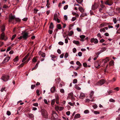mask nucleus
I'll return each instance as SVG.
<instances>
[{"label":"nucleus","instance_id":"30","mask_svg":"<svg viewBox=\"0 0 120 120\" xmlns=\"http://www.w3.org/2000/svg\"><path fill=\"white\" fill-rule=\"evenodd\" d=\"M68 104L71 106H74V105L75 104V103L74 102L73 103L71 102H69L68 103Z\"/></svg>","mask_w":120,"mask_h":120},{"label":"nucleus","instance_id":"53","mask_svg":"<svg viewBox=\"0 0 120 120\" xmlns=\"http://www.w3.org/2000/svg\"><path fill=\"white\" fill-rule=\"evenodd\" d=\"M78 55L79 56H82V53L81 52H79L78 54Z\"/></svg>","mask_w":120,"mask_h":120},{"label":"nucleus","instance_id":"7","mask_svg":"<svg viewBox=\"0 0 120 120\" xmlns=\"http://www.w3.org/2000/svg\"><path fill=\"white\" fill-rule=\"evenodd\" d=\"M98 7V5L96 3H94V4L92 5L91 9L93 10H94L97 9Z\"/></svg>","mask_w":120,"mask_h":120},{"label":"nucleus","instance_id":"58","mask_svg":"<svg viewBox=\"0 0 120 120\" xmlns=\"http://www.w3.org/2000/svg\"><path fill=\"white\" fill-rule=\"evenodd\" d=\"M98 42V41L97 39H95V40L94 41V43L95 44H97Z\"/></svg>","mask_w":120,"mask_h":120},{"label":"nucleus","instance_id":"18","mask_svg":"<svg viewBox=\"0 0 120 120\" xmlns=\"http://www.w3.org/2000/svg\"><path fill=\"white\" fill-rule=\"evenodd\" d=\"M73 97V93H71L69 94L68 98L70 99Z\"/></svg>","mask_w":120,"mask_h":120},{"label":"nucleus","instance_id":"52","mask_svg":"<svg viewBox=\"0 0 120 120\" xmlns=\"http://www.w3.org/2000/svg\"><path fill=\"white\" fill-rule=\"evenodd\" d=\"M35 86V85H32L31 86V88L32 89H33L34 87Z\"/></svg>","mask_w":120,"mask_h":120},{"label":"nucleus","instance_id":"31","mask_svg":"<svg viewBox=\"0 0 120 120\" xmlns=\"http://www.w3.org/2000/svg\"><path fill=\"white\" fill-rule=\"evenodd\" d=\"M73 31H70L68 33V35L70 36H71L72 35L73 33Z\"/></svg>","mask_w":120,"mask_h":120},{"label":"nucleus","instance_id":"5","mask_svg":"<svg viewBox=\"0 0 120 120\" xmlns=\"http://www.w3.org/2000/svg\"><path fill=\"white\" fill-rule=\"evenodd\" d=\"M105 4L106 5L111 6L113 4V2L112 0H106Z\"/></svg>","mask_w":120,"mask_h":120},{"label":"nucleus","instance_id":"59","mask_svg":"<svg viewBox=\"0 0 120 120\" xmlns=\"http://www.w3.org/2000/svg\"><path fill=\"white\" fill-rule=\"evenodd\" d=\"M83 65L84 67H87V64L86 63H83Z\"/></svg>","mask_w":120,"mask_h":120},{"label":"nucleus","instance_id":"1","mask_svg":"<svg viewBox=\"0 0 120 120\" xmlns=\"http://www.w3.org/2000/svg\"><path fill=\"white\" fill-rule=\"evenodd\" d=\"M15 17L13 16L12 14H10L9 16V22H12L13 24H15L16 22H15Z\"/></svg>","mask_w":120,"mask_h":120},{"label":"nucleus","instance_id":"60","mask_svg":"<svg viewBox=\"0 0 120 120\" xmlns=\"http://www.w3.org/2000/svg\"><path fill=\"white\" fill-rule=\"evenodd\" d=\"M108 94L110 95V94L113 92V91L112 90H110L108 91Z\"/></svg>","mask_w":120,"mask_h":120},{"label":"nucleus","instance_id":"57","mask_svg":"<svg viewBox=\"0 0 120 120\" xmlns=\"http://www.w3.org/2000/svg\"><path fill=\"white\" fill-rule=\"evenodd\" d=\"M95 40V39L94 38H91L90 40V41L91 42H94V41Z\"/></svg>","mask_w":120,"mask_h":120},{"label":"nucleus","instance_id":"10","mask_svg":"<svg viewBox=\"0 0 120 120\" xmlns=\"http://www.w3.org/2000/svg\"><path fill=\"white\" fill-rule=\"evenodd\" d=\"M5 34L4 32H3L1 34V37H0V38L2 40H4L5 41L7 39V38H6V39H5Z\"/></svg>","mask_w":120,"mask_h":120},{"label":"nucleus","instance_id":"3","mask_svg":"<svg viewBox=\"0 0 120 120\" xmlns=\"http://www.w3.org/2000/svg\"><path fill=\"white\" fill-rule=\"evenodd\" d=\"M41 114L45 118H48L47 113L46 111L44 109H41Z\"/></svg>","mask_w":120,"mask_h":120},{"label":"nucleus","instance_id":"55","mask_svg":"<svg viewBox=\"0 0 120 120\" xmlns=\"http://www.w3.org/2000/svg\"><path fill=\"white\" fill-rule=\"evenodd\" d=\"M68 7V5H65L64 8V10H66Z\"/></svg>","mask_w":120,"mask_h":120},{"label":"nucleus","instance_id":"17","mask_svg":"<svg viewBox=\"0 0 120 120\" xmlns=\"http://www.w3.org/2000/svg\"><path fill=\"white\" fill-rule=\"evenodd\" d=\"M87 15V14L86 13H82L80 16V17H83Z\"/></svg>","mask_w":120,"mask_h":120},{"label":"nucleus","instance_id":"42","mask_svg":"<svg viewBox=\"0 0 120 120\" xmlns=\"http://www.w3.org/2000/svg\"><path fill=\"white\" fill-rule=\"evenodd\" d=\"M55 109L56 111H58L59 109V107L58 106H56L55 107Z\"/></svg>","mask_w":120,"mask_h":120},{"label":"nucleus","instance_id":"56","mask_svg":"<svg viewBox=\"0 0 120 120\" xmlns=\"http://www.w3.org/2000/svg\"><path fill=\"white\" fill-rule=\"evenodd\" d=\"M97 36L98 37L100 38H102L101 35L100 33H98L97 34Z\"/></svg>","mask_w":120,"mask_h":120},{"label":"nucleus","instance_id":"6","mask_svg":"<svg viewBox=\"0 0 120 120\" xmlns=\"http://www.w3.org/2000/svg\"><path fill=\"white\" fill-rule=\"evenodd\" d=\"M9 78V76L8 75H6L3 76L1 79L4 81L6 82L8 80Z\"/></svg>","mask_w":120,"mask_h":120},{"label":"nucleus","instance_id":"12","mask_svg":"<svg viewBox=\"0 0 120 120\" xmlns=\"http://www.w3.org/2000/svg\"><path fill=\"white\" fill-rule=\"evenodd\" d=\"M10 59V57L8 56L6 57L4 60L3 62V63L4 64L5 63V62H8Z\"/></svg>","mask_w":120,"mask_h":120},{"label":"nucleus","instance_id":"48","mask_svg":"<svg viewBox=\"0 0 120 120\" xmlns=\"http://www.w3.org/2000/svg\"><path fill=\"white\" fill-rule=\"evenodd\" d=\"M109 101L110 102H115V100H114L112 99V98L110 99L109 100Z\"/></svg>","mask_w":120,"mask_h":120},{"label":"nucleus","instance_id":"9","mask_svg":"<svg viewBox=\"0 0 120 120\" xmlns=\"http://www.w3.org/2000/svg\"><path fill=\"white\" fill-rule=\"evenodd\" d=\"M39 55L41 56L42 57L44 58L45 56V53L42 52L41 51H39L38 53Z\"/></svg>","mask_w":120,"mask_h":120},{"label":"nucleus","instance_id":"22","mask_svg":"<svg viewBox=\"0 0 120 120\" xmlns=\"http://www.w3.org/2000/svg\"><path fill=\"white\" fill-rule=\"evenodd\" d=\"M80 115L79 114H75L74 116V118H78L80 117Z\"/></svg>","mask_w":120,"mask_h":120},{"label":"nucleus","instance_id":"33","mask_svg":"<svg viewBox=\"0 0 120 120\" xmlns=\"http://www.w3.org/2000/svg\"><path fill=\"white\" fill-rule=\"evenodd\" d=\"M100 31L101 32H104L106 31L105 30V29L104 28L101 29L100 30Z\"/></svg>","mask_w":120,"mask_h":120},{"label":"nucleus","instance_id":"20","mask_svg":"<svg viewBox=\"0 0 120 120\" xmlns=\"http://www.w3.org/2000/svg\"><path fill=\"white\" fill-rule=\"evenodd\" d=\"M50 90L52 92H54L55 91V86L52 87L51 88Z\"/></svg>","mask_w":120,"mask_h":120},{"label":"nucleus","instance_id":"44","mask_svg":"<svg viewBox=\"0 0 120 120\" xmlns=\"http://www.w3.org/2000/svg\"><path fill=\"white\" fill-rule=\"evenodd\" d=\"M93 107L94 109H95L97 108L98 106L96 104H95L93 105Z\"/></svg>","mask_w":120,"mask_h":120},{"label":"nucleus","instance_id":"62","mask_svg":"<svg viewBox=\"0 0 120 120\" xmlns=\"http://www.w3.org/2000/svg\"><path fill=\"white\" fill-rule=\"evenodd\" d=\"M89 112V111L88 110H85L84 112L85 113H88Z\"/></svg>","mask_w":120,"mask_h":120},{"label":"nucleus","instance_id":"25","mask_svg":"<svg viewBox=\"0 0 120 120\" xmlns=\"http://www.w3.org/2000/svg\"><path fill=\"white\" fill-rule=\"evenodd\" d=\"M73 43L77 45H79V42L78 41H76L75 40H74L73 41Z\"/></svg>","mask_w":120,"mask_h":120},{"label":"nucleus","instance_id":"61","mask_svg":"<svg viewBox=\"0 0 120 120\" xmlns=\"http://www.w3.org/2000/svg\"><path fill=\"white\" fill-rule=\"evenodd\" d=\"M120 88L118 87H117L116 88H115L114 89V90H116L117 91H118L119 90Z\"/></svg>","mask_w":120,"mask_h":120},{"label":"nucleus","instance_id":"19","mask_svg":"<svg viewBox=\"0 0 120 120\" xmlns=\"http://www.w3.org/2000/svg\"><path fill=\"white\" fill-rule=\"evenodd\" d=\"M109 58L108 57H106L105 59L103 60L104 63H106L107 62H108L109 61Z\"/></svg>","mask_w":120,"mask_h":120},{"label":"nucleus","instance_id":"21","mask_svg":"<svg viewBox=\"0 0 120 120\" xmlns=\"http://www.w3.org/2000/svg\"><path fill=\"white\" fill-rule=\"evenodd\" d=\"M53 27L54 26L52 22H51L49 26V28L51 29H53Z\"/></svg>","mask_w":120,"mask_h":120},{"label":"nucleus","instance_id":"46","mask_svg":"<svg viewBox=\"0 0 120 120\" xmlns=\"http://www.w3.org/2000/svg\"><path fill=\"white\" fill-rule=\"evenodd\" d=\"M113 61H112L110 62L109 64L110 65H112L113 64Z\"/></svg>","mask_w":120,"mask_h":120},{"label":"nucleus","instance_id":"39","mask_svg":"<svg viewBox=\"0 0 120 120\" xmlns=\"http://www.w3.org/2000/svg\"><path fill=\"white\" fill-rule=\"evenodd\" d=\"M24 65V63H22L19 66V68H21Z\"/></svg>","mask_w":120,"mask_h":120},{"label":"nucleus","instance_id":"54","mask_svg":"<svg viewBox=\"0 0 120 120\" xmlns=\"http://www.w3.org/2000/svg\"><path fill=\"white\" fill-rule=\"evenodd\" d=\"M60 92L62 93H63L64 92V89H61L60 90Z\"/></svg>","mask_w":120,"mask_h":120},{"label":"nucleus","instance_id":"63","mask_svg":"<svg viewBox=\"0 0 120 120\" xmlns=\"http://www.w3.org/2000/svg\"><path fill=\"white\" fill-rule=\"evenodd\" d=\"M38 11V10L35 9H34V13L35 14H36L37 13V12Z\"/></svg>","mask_w":120,"mask_h":120},{"label":"nucleus","instance_id":"13","mask_svg":"<svg viewBox=\"0 0 120 120\" xmlns=\"http://www.w3.org/2000/svg\"><path fill=\"white\" fill-rule=\"evenodd\" d=\"M107 25V23L105 22L104 23H103L100 25V26L99 27V28H102L104 27L105 26H106Z\"/></svg>","mask_w":120,"mask_h":120},{"label":"nucleus","instance_id":"47","mask_svg":"<svg viewBox=\"0 0 120 120\" xmlns=\"http://www.w3.org/2000/svg\"><path fill=\"white\" fill-rule=\"evenodd\" d=\"M2 1L4 3H5L7 2L8 1V3L10 4L9 1H8V0H2Z\"/></svg>","mask_w":120,"mask_h":120},{"label":"nucleus","instance_id":"15","mask_svg":"<svg viewBox=\"0 0 120 120\" xmlns=\"http://www.w3.org/2000/svg\"><path fill=\"white\" fill-rule=\"evenodd\" d=\"M79 11L81 13H83L84 11V9L82 7H80L78 8Z\"/></svg>","mask_w":120,"mask_h":120},{"label":"nucleus","instance_id":"34","mask_svg":"<svg viewBox=\"0 0 120 120\" xmlns=\"http://www.w3.org/2000/svg\"><path fill=\"white\" fill-rule=\"evenodd\" d=\"M6 88L4 87V88H2L0 90V91L1 92H3L4 91H6L5 90Z\"/></svg>","mask_w":120,"mask_h":120},{"label":"nucleus","instance_id":"49","mask_svg":"<svg viewBox=\"0 0 120 120\" xmlns=\"http://www.w3.org/2000/svg\"><path fill=\"white\" fill-rule=\"evenodd\" d=\"M57 17L56 15H54L53 20L56 21V18Z\"/></svg>","mask_w":120,"mask_h":120},{"label":"nucleus","instance_id":"2","mask_svg":"<svg viewBox=\"0 0 120 120\" xmlns=\"http://www.w3.org/2000/svg\"><path fill=\"white\" fill-rule=\"evenodd\" d=\"M58 117V116L56 112L54 111H52V116L51 117V119L52 120H54L57 119Z\"/></svg>","mask_w":120,"mask_h":120},{"label":"nucleus","instance_id":"28","mask_svg":"<svg viewBox=\"0 0 120 120\" xmlns=\"http://www.w3.org/2000/svg\"><path fill=\"white\" fill-rule=\"evenodd\" d=\"M21 21V20L19 18H17L15 17V21L16 22H20Z\"/></svg>","mask_w":120,"mask_h":120},{"label":"nucleus","instance_id":"8","mask_svg":"<svg viewBox=\"0 0 120 120\" xmlns=\"http://www.w3.org/2000/svg\"><path fill=\"white\" fill-rule=\"evenodd\" d=\"M28 33L27 32H24L23 33L22 36L24 39L26 40L28 37Z\"/></svg>","mask_w":120,"mask_h":120},{"label":"nucleus","instance_id":"64","mask_svg":"<svg viewBox=\"0 0 120 120\" xmlns=\"http://www.w3.org/2000/svg\"><path fill=\"white\" fill-rule=\"evenodd\" d=\"M77 30L79 32H81V29L79 27L77 28Z\"/></svg>","mask_w":120,"mask_h":120},{"label":"nucleus","instance_id":"36","mask_svg":"<svg viewBox=\"0 0 120 120\" xmlns=\"http://www.w3.org/2000/svg\"><path fill=\"white\" fill-rule=\"evenodd\" d=\"M5 30V27L3 25L1 27V30L2 32L4 31Z\"/></svg>","mask_w":120,"mask_h":120},{"label":"nucleus","instance_id":"16","mask_svg":"<svg viewBox=\"0 0 120 120\" xmlns=\"http://www.w3.org/2000/svg\"><path fill=\"white\" fill-rule=\"evenodd\" d=\"M85 97V94H84L83 93H81L80 96L79 97V98L80 99H82Z\"/></svg>","mask_w":120,"mask_h":120},{"label":"nucleus","instance_id":"26","mask_svg":"<svg viewBox=\"0 0 120 120\" xmlns=\"http://www.w3.org/2000/svg\"><path fill=\"white\" fill-rule=\"evenodd\" d=\"M57 28L59 29H62L61 26L60 24H58L57 25Z\"/></svg>","mask_w":120,"mask_h":120},{"label":"nucleus","instance_id":"23","mask_svg":"<svg viewBox=\"0 0 120 120\" xmlns=\"http://www.w3.org/2000/svg\"><path fill=\"white\" fill-rule=\"evenodd\" d=\"M28 115L30 118H32L34 117V116L33 114L32 113H28Z\"/></svg>","mask_w":120,"mask_h":120},{"label":"nucleus","instance_id":"24","mask_svg":"<svg viewBox=\"0 0 120 120\" xmlns=\"http://www.w3.org/2000/svg\"><path fill=\"white\" fill-rule=\"evenodd\" d=\"M94 93V92L93 91H91V92L90 94V98H91L92 97Z\"/></svg>","mask_w":120,"mask_h":120},{"label":"nucleus","instance_id":"37","mask_svg":"<svg viewBox=\"0 0 120 120\" xmlns=\"http://www.w3.org/2000/svg\"><path fill=\"white\" fill-rule=\"evenodd\" d=\"M50 56L53 59L55 58L56 57V56L52 54Z\"/></svg>","mask_w":120,"mask_h":120},{"label":"nucleus","instance_id":"27","mask_svg":"<svg viewBox=\"0 0 120 120\" xmlns=\"http://www.w3.org/2000/svg\"><path fill=\"white\" fill-rule=\"evenodd\" d=\"M106 49V48L105 47H103L101 49V50L100 51V52L101 53L105 51Z\"/></svg>","mask_w":120,"mask_h":120},{"label":"nucleus","instance_id":"35","mask_svg":"<svg viewBox=\"0 0 120 120\" xmlns=\"http://www.w3.org/2000/svg\"><path fill=\"white\" fill-rule=\"evenodd\" d=\"M83 0H76L77 2L81 4L83 1Z\"/></svg>","mask_w":120,"mask_h":120},{"label":"nucleus","instance_id":"4","mask_svg":"<svg viewBox=\"0 0 120 120\" xmlns=\"http://www.w3.org/2000/svg\"><path fill=\"white\" fill-rule=\"evenodd\" d=\"M105 82V80L102 79L99 81L96 84V85L101 86L104 84Z\"/></svg>","mask_w":120,"mask_h":120},{"label":"nucleus","instance_id":"32","mask_svg":"<svg viewBox=\"0 0 120 120\" xmlns=\"http://www.w3.org/2000/svg\"><path fill=\"white\" fill-rule=\"evenodd\" d=\"M18 56H16L13 59V60L14 62H16L18 61Z\"/></svg>","mask_w":120,"mask_h":120},{"label":"nucleus","instance_id":"50","mask_svg":"<svg viewBox=\"0 0 120 120\" xmlns=\"http://www.w3.org/2000/svg\"><path fill=\"white\" fill-rule=\"evenodd\" d=\"M77 80L76 79H75L73 80V83H76L77 82Z\"/></svg>","mask_w":120,"mask_h":120},{"label":"nucleus","instance_id":"29","mask_svg":"<svg viewBox=\"0 0 120 120\" xmlns=\"http://www.w3.org/2000/svg\"><path fill=\"white\" fill-rule=\"evenodd\" d=\"M75 88L78 90H80L81 89V88L79 87L77 85H75Z\"/></svg>","mask_w":120,"mask_h":120},{"label":"nucleus","instance_id":"14","mask_svg":"<svg viewBox=\"0 0 120 120\" xmlns=\"http://www.w3.org/2000/svg\"><path fill=\"white\" fill-rule=\"evenodd\" d=\"M30 54L29 53H28L27 55L24 57L23 58L22 61V62H23L25 61L27 59V58L28 57L29 55Z\"/></svg>","mask_w":120,"mask_h":120},{"label":"nucleus","instance_id":"41","mask_svg":"<svg viewBox=\"0 0 120 120\" xmlns=\"http://www.w3.org/2000/svg\"><path fill=\"white\" fill-rule=\"evenodd\" d=\"M55 102V99H54L52 100V102L51 103V104L52 105H53L54 104Z\"/></svg>","mask_w":120,"mask_h":120},{"label":"nucleus","instance_id":"11","mask_svg":"<svg viewBox=\"0 0 120 120\" xmlns=\"http://www.w3.org/2000/svg\"><path fill=\"white\" fill-rule=\"evenodd\" d=\"M100 65V64H99L98 61H97L95 62L94 65L95 67L97 68H99V66Z\"/></svg>","mask_w":120,"mask_h":120},{"label":"nucleus","instance_id":"43","mask_svg":"<svg viewBox=\"0 0 120 120\" xmlns=\"http://www.w3.org/2000/svg\"><path fill=\"white\" fill-rule=\"evenodd\" d=\"M16 35L15 34H14L13 35L12 37V38H11V40H13L16 37Z\"/></svg>","mask_w":120,"mask_h":120},{"label":"nucleus","instance_id":"40","mask_svg":"<svg viewBox=\"0 0 120 120\" xmlns=\"http://www.w3.org/2000/svg\"><path fill=\"white\" fill-rule=\"evenodd\" d=\"M32 61L33 62H36L37 61V60L36 58H33L32 60Z\"/></svg>","mask_w":120,"mask_h":120},{"label":"nucleus","instance_id":"51","mask_svg":"<svg viewBox=\"0 0 120 120\" xmlns=\"http://www.w3.org/2000/svg\"><path fill=\"white\" fill-rule=\"evenodd\" d=\"M7 114L8 116L10 115L11 114V112L9 111H7Z\"/></svg>","mask_w":120,"mask_h":120},{"label":"nucleus","instance_id":"45","mask_svg":"<svg viewBox=\"0 0 120 120\" xmlns=\"http://www.w3.org/2000/svg\"><path fill=\"white\" fill-rule=\"evenodd\" d=\"M80 37L81 39H84L85 37V36L84 35H82L80 36Z\"/></svg>","mask_w":120,"mask_h":120},{"label":"nucleus","instance_id":"38","mask_svg":"<svg viewBox=\"0 0 120 120\" xmlns=\"http://www.w3.org/2000/svg\"><path fill=\"white\" fill-rule=\"evenodd\" d=\"M76 64L77 65L79 66H80L82 65L78 61H77Z\"/></svg>","mask_w":120,"mask_h":120}]
</instances>
